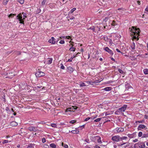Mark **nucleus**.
<instances>
[{
	"mask_svg": "<svg viewBox=\"0 0 148 148\" xmlns=\"http://www.w3.org/2000/svg\"><path fill=\"white\" fill-rule=\"evenodd\" d=\"M10 125L12 126H15L18 125V123L15 121H13L11 122Z\"/></svg>",
	"mask_w": 148,
	"mask_h": 148,
	"instance_id": "obj_18",
	"label": "nucleus"
},
{
	"mask_svg": "<svg viewBox=\"0 0 148 148\" xmlns=\"http://www.w3.org/2000/svg\"><path fill=\"white\" fill-rule=\"evenodd\" d=\"M143 71L145 74H148V69H144L143 70Z\"/></svg>",
	"mask_w": 148,
	"mask_h": 148,
	"instance_id": "obj_26",
	"label": "nucleus"
},
{
	"mask_svg": "<svg viewBox=\"0 0 148 148\" xmlns=\"http://www.w3.org/2000/svg\"><path fill=\"white\" fill-rule=\"evenodd\" d=\"M55 40V39L53 37H52L51 39L48 40V42L52 44H54L56 42Z\"/></svg>",
	"mask_w": 148,
	"mask_h": 148,
	"instance_id": "obj_14",
	"label": "nucleus"
},
{
	"mask_svg": "<svg viewBox=\"0 0 148 148\" xmlns=\"http://www.w3.org/2000/svg\"><path fill=\"white\" fill-rule=\"evenodd\" d=\"M115 130H116V132L118 133L123 132L124 130V128L122 127L116 128L115 129Z\"/></svg>",
	"mask_w": 148,
	"mask_h": 148,
	"instance_id": "obj_11",
	"label": "nucleus"
},
{
	"mask_svg": "<svg viewBox=\"0 0 148 148\" xmlns=\"http://www.w3.org/2000/svg\"><path fill=\"white\" fill-rule=\"evenodd\" d=\"M42 1L41 2V5L42 6H44L45 5L46 2L47 1V0H42Z\"/></svg>",
	"mask_w": 148,
	"mask_h": 148,
	"instance_id": "obj_24",
	"label": "nucleus"
},
{
	"mask_svg": "<svg viewBox=\"0 0 148 148\" xmlns=\"http://www.w3.org/2000/svg\"><path fill=\"white\" fill-rule=\"evenodd\" d=\"M138 141V139H135V140H133V142H134L135 143V142Z\"/></svg>",
	"mask_w": 148,
	"mask_h": 148,
	"instance_id": "obj_55",
	"label": "nucleus"
},
{
	"mask_svg": "<svg viewBox=\"0 0 148 148\" xmlns=\"http://www.w3.org/2000/svg\"><path fill=\"white\" fill-rule=\"evenodd\" d=\"M35 75L36 77H40L44 76L45 75V74L44 72L40 71L39 69L38 71L36 73Z\"/></svg>",
	"mask_w": 148,
	"mask_h": 148,
	"instance_id": "obj_6",
	"label": "nucleus"
},
{
	"mask_svg": "<svg viewBox=\"0 0 148 148\" xmlns=\"http://www.w3.org/2000/svg\"><path fill=\"white\" fill-rule=\"evenodd\" d=\"M71 132L74 134H77V131L75 130H73L71 131Z\"/></svg>",
	"mask_w": 148,
	"mask_h": 148,
	"instance_id": "obj_50",
	"label": "nucleus"
},
{
	"mask_svg": "<svg viewBox=\"0 0 148 148\" xmlns=\"http://www.w3.org/2000/svg\"><path fill=\"white\" fill-rule=\"evenodd\" d=\"M137 129L138 130H141V129H144L146 131H147V132H148V129L146 126L144 125L140 124L138 125Z\"/></svg>",
	"mask_w": 148,
	"mask_h": 148,
	"instance_id": "obj_5",
	"label": "nucleus"
},
{
	"mask_svg": "<svg viewBox=\"0 0 148 148\" xmlns=\"http://www.w3.org/2000/svg\"><path fill=\"white\" fill-rule=\"evenodd\" d=\"M108 18L107 17H106L104 18V21H105L106 22L107 21Z\"/></svg>",
	"mask_w": 148,
	"mask_h": 148,
	"instance_id": "obj_60",
	"label": "nucleus"
},
{
	"mask_svg": "<svg viewBox=\"0 0 148 148\" xmlns=\"http://www.w3.org/2000/svg\"><path fill=\"white\" fill-rule=\"evenodd\" d=\"M44 147H45L46 148H47L49 147V146L47 145H44Z\"/></svg>",
	"mask_w": 148,
	"mask_h": 148,
	"instance_id": "obj_53",
	"label": "nucleus"
},
{
	"mask_svg": "<svg viewBox=\"0 0 148 148\" xmlns=\"http://www.w3.org/2000/svg\"><path fill=\"white\" fill-rule=\"evenodd\" d=\"M35 145L34 144L30 143L27 146V148H34Z\"/></svg>",
	"mask_w": 148,
	"mask_h": 148,
	"instance_id": "obj_19",
	"label": "nucleus"
},
{
	"mask_svg": "<svg viewBox=\"0 0 148 148\" xmlns=\"http://www.w3.org/2000/svg\"><path fill=\"white\" fill-rule=\"evenodd\" d=\"M118 71L121 74H123V71L122 70L120 69H118Z\"/></svg>",
	"mask_w": 148,
	"mask_h": 148,
	"instance_id": "obj_44",
	"label": "nucleus"
},
{
	"mask_svg": "<svg viewBox=\"0 0 148 148\" xmlns=\"http://www.w3.org/2000/svg\"><path fill=\"white\" fill-rule=\"evenodd\" d=\"M64 41L63 40H61L59 42L60 43L62 44H64Z\"/></svg>",
	"mask_w": 148,
	"mask_h": 148,
	"instance_id": "obj_42",
	"label": "nucleus"
},
{
	"mask_svg": "<svg viewBox=\"0 0 148 148\" xmlns=\"http://www.w3.org/2000/svg\"><path fill=\"white\" fill-rule=\"evenodd\" d=\"M116 50L117 51V52L121 53V52L118 49H116Z\"/></svg>",
	"mask_w": 148,
	"mask_h": 148,
	"instance_id": "obj_58",
	"label": "nucleus"
},
{
	"mask_svg": "<svg viewBox=\"0 0 148 148\" xmlns=\"http://www.w3.org/2000/svg\"><path fill=\"white\" fill-rule=\"evenodd\" d=\"M5 110L7 111H10V109L8 107H6Z\"/></svg>",
	"mask_w": 148,
	"mask_h": 148,
	"instance_id": "obj_52",
	"label": "nucleus"
},
{
	"mask_svg": "<svg viewBox=\"0 0 148 148\" xmlns=\"http://www.w3.org/2000/svg\"><path fill=\"white\" fill-rule=\"evenodd\" d=\"M74 18H75L73 16L71 18H70V19L73 20V19H74Z\"/></svg>",
	"mask_w": 148,
	"mask_h": 148,
	"instance_id": "obj_63",
	"label": "nucleus"
},
{
	"mask_svg": "<svg viewBox=\"0 0 148 148\" xmlns=\"http://www.w3.org/2000/svg\"><path fill=\"white\" fill-rule=\"evenodd\" d=\"M76 10V8H73L69 12V13H73Z\"/></svg>",
	"mask_w": 148,
	"mask_h": 148,
	"instance_id": "obj_30",
	"label": "nucleus"
},
{
	"mask_svg": "<svg viewBox=\"0 0 148 148\" xmlns=\"http://www.w3.org/2000/svg\"><path fill=\"white\" fill-rule=\"evenodd\" d=\"M79 85L80 86H86V85L84 83L80 84Z\"/></svg>",
	"mask_w": 148,
	"mask_h": 148,
	"instance_id": "obj_45",
	"label": "nucleus"
},
{
	"mask_svg": "<svg viewBox=\"0 0 148 148\" xmlns=\"http://www.w3.org/2000/svg\"><path fill=\"white\" fill-rule=\"evenodd\" d=\"M143 136V133L142 132H140L138 133V136L140 137Z\"/></svg>",
	"mask_w": 148,
	"mask_h": 148,
	"instance_id": "obj_37",
	"label": "nucleus"
},
{
	"mask_svg": "<svg viewBox=\"0 0 148 148\" xmlns=\"http://www.w3.org/2000/svg\"><path fill=\"white\" fill-rule=\"evenodd\" d=\"M112 89V88L110 87H107L104 88L103 90L106 91H109L111 90Z\"/></svg>",
	"mask_w": 148,
	"mask_h": 148,
	"instance_id": "obj_20",
	"label": "nucleus"
},
{
	"mask_svg": "<svg viewBox=\"0 0 148 148\" xmlns=\"http://www.w3.org/2000/svg\"><path fill=\"white\" fill-rule=\"evenodd\" d=\"M10 141H9L8 140H3V144H4L5 143H7L8 142H10Z\"/></svg>",
	"mask_w": 148,
	"mask_h": 148,
	"instance_id": "obj_41",
	"label": "nucleus"
},
{
	"mask_svg": "<svg viewBox=\"0 0 148 148\" xmlns=\"http://www.w3.org/2000/svg\"><path fill=\"white\" fill-rule=\"evenodd\" d=\"M104 50L106 51L108 53L110 54L111 55H112L113 54V51L108 47H105L104 48Z\"/></svg>",
	"mask_w": 148,
	"mask_h": 148,
	"instance_id": "obj_8",
	"label": "nucleus"
},
{
	"mask_svg": "<svg viewBox=\"0 0 148 148\" xmlns=\"http://www.w3.org/2000/svg\"><path fill=\"white\" fill-rule=\"evenodd\" d=\"M145 10L146 11L148 12V7H146L145 9Z\"/></svg>",
	"mask_w": 148,
	"mask_h": 148,
	"instance_id": "obj_61",
	"label": "nucleus"
},
{
	"mask_svg": "<svg viewBox=\"0 0 148 148\" xmlns=\"http://www.w3.org/2000/svg\"><path fill=\"white\" fill-rule=\"evenodd\" d=\"M70 36H61L60 37V38L61 39L62 38H65V39H69L70 38Z\"/></svg>",
	"mask_w": 148,
	"mask_h": 148,
	"instance_id": "obj_23",
	"label": "nucleus"
},
{
	"mask_svg": "<svg viewBox=\"0 0 148 148\" xmlns=\"http://www.w3.org/2000/svg\"><path fill=\"white\" fill-rule=\"evenodd\" d=\"M17 19L19 20L20 23L24 24V21L23 20L27 18V14L23 12L22 14L20 13L17 16Z\"/></svg>",
	"mask_w": 148,
	"mask_h": 148,
	"instance_id": "obj_2",
	"label": "nucleus"
},
{
	"mask_svg": "<svg viewBox=\"0 0 148 148\" xmlns=\"http://www.w3.org/2000/svg\"><path fill=\"white\" fill-rule=\"evenodd\" d=\"M131 47L132 49L134 50L135 49V44L134 42H133L131 45Z\"/></svg>",
	"mask_w": 148,
	"mask_h": 148,
	"instance_id": "obj_21",
	"label": "nucleus"
},
{
	"mask_svg": "<svg viewBox=\"0 0 148 148\" xmlns=\"http://www.w3.org/2000/svg\"><path fill=\"white\" fill-rule=\"evenodd\" d=\"M132 33V35H133V38L134 39H137V40L139 39L138 38V36L139 35V29L138 28H136L134 27H132L130 30Z\"/></svg>",
	"mask_w": 148,
	"mask_h": 148,
	"instance_id": "obj_1",
	"label": "nucleus"
},
{
	"mask_svg": "<svg viewBox=\"0 0 148 148\" xmlns=\"http://www.w3.org/2000/svg\"><path fill=\"white\" fill-rule=\"evenodd\" d=\"M134 148H139L138 144V143L135 144L134 145Z\"/></svg>",
	"mask_w": 148,
	"mask_h": 148,
	"instance_id": "obj_32",
	"label": "nucleus"
},
{
	"mask_svg": "<svg viewBox=\"0 0 148 148\" xmlns=\"http://www.w3.org/2000/svg\"><path fill=\"white\" fill-rule=\"evenodd\" d=\"M100 82V81L99 80H96V81L94 82L92 81H87L86 82L88 84L93 85V84H95L97 83H99Z\"/></svg>",
	"mask_w": 148,
	"mask_h": 148,
	"instance_id": "obj_10",
	"label": "nucleus"
},
{
	"mask_svg": "<svg viewBox=\"0 0 148 148\" xmlns=\"http://www.w3.org/2000/svg\"><path fill=\"white\" fill-rule=\"evenodd\" d=\"M76 122V120H73L70 121V123L72 124H73Z\"/></svg>",
	"mask_w": 148,
	"mask_h": 148,
	"instance_id": "obj_40",
	"label": "nucleus"
},
{
	"mask_svg": "<svg viewBox=\"0 0 148 148\" xmlns=\"http://www.w3.org/2000/svg\"><path fill=\"white\" fill-rule=\"evenodd\" d=\"M18 1L21 4H23L24 2V0H18Z\"/></svg>",
	"mask_w": 148,
	"mask_h": 148,
	"instance_id": "obj_35",
	"label": "nucleus"
},
{
	"mask_svg": "<svg viewBox=\"0 0 148 148\" xmlns=\"http://www.w3.org/2000/svg\"><path fill=\"white\" fill-rule=\"evenodd\" d=\"M104 114L105 116H106L108 115V114L107 113V112H105L104 113Z\"/></svg>",
	"mask_w": 148,
	"mask_h": 148,
	"instance_id": "obj_62",
	"label": "nucleus"
},
{
	"mask_svg": "<svg viewBox=\"0 0 148 148\" xmlns=\"http://www.w3.org/2000/svg\"><path fill=\"white\" fill-rule=\"evenodd\" d=\"M148 137V134H143L142 138H146Z\"/></svg>",
	"mask_w": 148,
	"mask_h": 148,
	"instance_id": "obj_36",
	"label": "nucleus"
},
{
	"mask_svg": "<svg viewBox=\"0 0 148 148\" xmlns=\"http://www.w3.org/2000/svg\"><path fill=\"white\" fill-rule=\"evenodd\" d=\"M90 29H91L93 31H95V27L93 26H92V27H90L89 28Z\"/></svg>",
	"mask_w": 148,
	"mask_h": 148,
	"instance_id": "obj_47",
	"label": "nucleus"
},
{
	"mask_svg": "<svg viewBox=\"0 0 148 148\" xmlns=\"http://www.w3.org/2000/svg\"><path fill=\"white\" fill-rule=\"evenodd\" d=\"M9 0H4L3 1V4L4 5H6Z\"/></svg>",
	"mask_w": 148,
	"mask_h": 148,
	"instance_id": "obj_31",
	"label": "nucleus"
},
{
	"mask_svg": "<svg viewBox=\"0 0 148 148\" xmlns=\"http://www.w3.org/2000/svg\"><path fill=\"white\" fill-rule=\"evenodd\" d=\"M75 106H72V108H68L66 110V112H71V110H73L72 108H73L74 109L76 110L77 108H75Z\"/></svg>",
	"mask_w": 148,
	"mask_h": 148,
	"instance_id": "obj_17",
	"label": "nucleus"
},
{
	"mask_svg": "<svg viewBox=\"0 0 148 148\" xmlns=\"http://www.w3.org/2000/svg\"><path fill=\"white\" fill-rule=\"evenodd\" d=\"M50 146L52 148H56V145L54 143H51L50 144Z\"/></svg>",
	"mask_w": 148,
	"mask_h": 148,
	"instance_id": "obj_27",
	"label": "nucleus"
},
{
	"mask_svg": "<svg viewBox=\"0 0 148 148\" xmlns=\"http://www.w3.org/2000/svg\"><path fill=\"white\" fill-rule=\"evenodd\" d=\"M95 148H101L99 146L97 145H96V146L95 147Z\"/></svg>",
	"mask_w": 148,
	"mask_h": 148,
	"instance_id": "obj_57",
	"label": "nucleus"
},
{
	"mask_svg": "<svg viewBox=\"0 0 148 148\" xmlns=\"http://www.w3.org/2000/svg\"><path fill=\"white\" fill-rule=\"evenodd\" d=\"M38 127L30 126L28 128V130L30 131L37 132L38 130Z\"/></svg>",
	"mask_w": 148,
	"mask_h": 148,
	"instance_id": "obj_7",
	"label": "nucleus"
},
{
	"mask_svg": "<svg viewBox=\"0 0 148 148\" xmlns=\"http://www.w3.org/2000/svg\"><path fill=\"white\" fill-rule=\"evenodd\" d=\"M127 136H128L130 138H132L134 137V135L133 134H128L127 135Z\"/></svg>",
	"mask_w": 148,
	"mask_h": 148,
	"instance_id": "obj_28",
	"label": "nucleus"
},
{
	"mask_svg": "<svg viewBox=\"0 0 148 148\" xmlns=\"http://www.w3.org/2000/svg\"><path fill=\"white\" fill-rule=\"evenodd\" d=\"M80 53L79 52H78L77 54H76L75 56H72L69 59L67 62H72V60L73 58H75L76 57H77L78 55Z\"/></svg>",
	"mask_w": 148,
	"mask_h": 148,
	"instance_id": "obj_16",
	"label": "nucleus"
},
{
	"mask_svg": "<svg viewBox=\"0 0 148 148\" xmlns=\"http://www.w3.org/2000/svg\"><path fill=\"white\" fill-rule=\"evenodd\" d=\"M96 138L97 139V140L98 143H102V142L101 140V138L99 136H97Z\"/></svg>",
	"mask_w": 148,
	"mask_h": 148,
	"instance_id": "obj_22",
	"label": "nucleus"
},
{
	"mask_svg": "<svg viewBox=\"0 0 148 148\" xmlns=\"http://www.w3.org/2000/svg\"><path fill=\"white\" fill-rule=\"evenodd\" d=\"M73 71V69L71 66H69L67 68V71L70 73H72Z\"/></svg>",
	"mask_w": 148,
	"mask_h": 148,
	"instance_id": "obj_15",
	"label": "nucleus"
},
{
	"mask_svg": "<svg viewBox=\"0 0 148 148\" xmlns=\"http://www.w3.org/2000/svg\"><path fill=\"white\" fill-rule=\"evenodd\" d=\"M60 65H61L60 66V68L62 69H64V67L63 66L62 64H61Z\"/></svg>",
	"mask_w": 148,
	"mask_h": 148,
	"instance_id": "obj_48",
	"label": "nucleus"
},
{
	"mask_svg": "<svg viewBox=\"0 0 148 148\" xmlns=\"http://www.w3.org/2000/svg\"><path fill=\"white\" fill-rule=\"evenodd\" d=\"M120 141H122L124 140H126L127 138V137L126 136H122L121 137L120 136Z\"/></svg>",
	"mask_w": 148,
	"mask_h": 148,
	"instance_id": "obj_25",
	"label": "nucleus"
},
{
	"mask_svg": "<svg viewBox=\"0 0 148 148\" xmlns=\"http://www.w3.org/2000/svg\"><path fill=\"white\" fill-rule=\"evenodd\" d=\"M116 24L115 22L114 21H113L112 23V26H115Z\"/></svg>",
	"mask_w": 148,
	"mask_h": 148,
	"instance_id": "obj_46",
	"label": "nucleus"
},
{
	"mask_svg": "<svg viewBox=\"0 0 148 148\" xmlns=\"http://www.w3.org/2000/svg\"><path fill=\"white\" fill-rule=\"evenodd\" d=\"M120 136L119 135H115L112 136L111 140L114 142H117L120 141Z\"/></svg>",
	"mask_w": 148,
	"mask_h": 148,
	"instance_id": "obj_4",
	"label": "nucleus"
},
{
	"mask_svg": "<svg viewBox=\"0 0 148 148\" xmlns=\"http://www.w3.org/2000/svg\"><path fill=\"white\" fill-rule=\"evenodd\" d=\"M137 3L138 4L140 5V1H138L137 2Z\"/></svg>",
	"mask_w": 148,
	"mask_h": 148,
	"instance_id": "obj_64",
	"label": "nucleus"
},
{
	"mask_svg": "<svg viewBox=\"0 0 148 148\" xmlns=\"http://www.w3.org/2000/svg\"><path fill=\"white\" fill-rule=\"evenodd\" d=\"M92 119V117H88L86 118L85 120L84 121H88V120H89L90 119Z\"/></svg>",
	"mask_w": 148,
	"mask_h": 148,
	"instance_id": "obj_43",
	"label": "nucleus"
},
{
	"mask_svg": "<svg viewBox=\"0 0 148 148\" xmlns=\"http://www.w3.org/2000/svg\"><path fill=\"white\" fill-rule=\"evenodd\" d=\"M101 118H97L96 119H95V120H94V121L95 122H99V121L101 119Z\"/></svg>",
	"mask_w": 148,
	"mask_h": 148,
	"instance_id": "obj_38",
	"label": "nucleus"
},
{
	"mask_svg": "<svg viewBox=\"0 0 148 148\" xmlns=\"http://www.w3.org/2000/svg\"><path fill=\"white\" fill-rule=\"evenodd\" d=\"M52 59L51 58H49L47 59V60L45 61L46 62V64H50L52 63Z\"/></svg>",
	"mask_w": 148,
	"mask_h": 148,
	"instance_id": "obj_12",
	"label": "nucleus"
},
{
	"mask_svg": "<svg viewBox=\"0 0 148 148\" xmlns=\"http://www.w3.org/2000/svg\"><path fill=\"white\" fill-rule=\"evenodd\" d=\"M46 142V139L45 138H43L42 139V142L43 143H44Z\"/></svg>",
	"mask_w": 148,
	"mask_h": 148,
	"instance_id": "obj_51",
	"label": "nucleus"
},
{
	"mask_svg": "<svg viewBox=\"0 0 148 148\" xmlns=\"http://www.w3.org/2000/svg\"><path fill=\"white\" fill-rule=\"evenodd\" d=\"M75 47H73V46L71 47V48L69 49V50L71 51H75Z\"/></svg>",
	"mask_w": 148,
	"mask_h": 148,
	"instance_id": "obj_29",
	"label": "nucleus"
},
{
	"mask_svg": "<svg viewBox=\"0 0 148 148\" xmlns=\"http://www.w3.org/2000/svg\"><path fill=\"white\" fill-rule=\"evenodd\" d=\"M138 144L139 148H144L145 147V142L144 143H138Z\"/></svg>",
	"mask_w": 148,
	"mask_h": 148,
	"instance_id": "obj_9",
	"label": "nucleus"
},
{
	"mask_svg": "<svg viewBox=\"0 0 148 148\" xmlns=\"http://www.w3.org/2000/svg\"><path fill=\"white\" fill-rule=\"evenodd\" d=\"M15 15L16 14H11L9 15V17L12 18V17H14V16H15Z\"/></svg>",
	"mask_w": 148,
	"mask_h": 148,
	"instance_id": "obj_33",
	"label": "nucleus"
},
{
	"mask_svg": "<svg viewBox=\"0 0 148 148\" xmlns=\"http://www.w3.org/2000/svg\"><path fill=\"white\" fill-rule=\"evenodd\" d=\"M62 146L63 147H64L65 148H67L68 147V145H67L64 144L63 143H62Z\"/></svg>",
	"mask_w": 148,
	"mask_h": 148,
	"instance_id": "obj_34",
	"label": "nucleus"
},
{
	"mask_svg": "<svg viewBox=\"0 0 148 148\" xmlns=\"http://www.w3.org/2000/svg\"><path fill=\"white\" fill-rule=\"evenodd\" d=\"M127 108V105H124L122 107L119 108L117 109L115 112V114L117 115H119L121 113L123 114L122 112H125Z\"/></svg>",
	"mask_w": 148,
	"mask_h": 148,
	"instance_id": "obj_3",
	"label": "nucleus"
},
{
	"mask_svg": "<svg viewBox=\"0 0 148 148\" xmlns=\"http://www.w3.org/2000/svg\"><path fill=\"white\" fill-rule=\"evenodd\" d=\"M19 85L21 86L20 87L22 88L23 89H25L27 87V84L25 83L21 84Z\"/></svg>",
	"mask_w": 148,
	"mask_h": 148,
	"instance_id": "obj_13",
	"label": "nucleus"
},
{
	"mask_svg": "<svg viewBox=\"0 0 148 148\" xmlns=\"http://www.w3.org/2000/svg\"><path fill=\"white\" fill-rule=\"evenodd\" d=\"M127 143H122L121 144V146H123V145H124L125 144H127Z\"/></svg>",
	"mask_w": 148,
	"mask_h": 148,
	"instance_id": "obj_56",
	"label": "nucleus"
},
{
	"mask_svg": "<svg viewBox=\"0 0 148 148\" xmlns=\"http://www.w3.org/2000/svg\"><path fill=\"white\" fill-rule=\"evenodd\" d=\"M144 122V120H143L142 121H137V122H136V123H137V122H138L139 123H142Z\"/></svg>",
	"mask_w": 148,
	"mask_h": 148,
	"instance_id": "obj_49",
	"label": "nucleus"
},
{
	"mask_svg": "<svg viewBox=\"0 0 148 148\" xmlns=\"http://www.w3.org/2000/svg\"><path fill=\"white\" fill-rule=\"evenodd\" d=\"M144 117L145 119H148V116L147 115H145Z\"/></svg>",
	"mask_w": 148,
	"mask_h": 148,
	"instance_id": "obj_54",
	"label": "nucleus"
},
{
	"mask_svg": "<svg viewBox=\"0 0 148 148\" xmlns=\"http://www.w3.org/2000/svg\"><path fill=\"white\" fill-rule=\"evenodd\" d=\"M126 144V145H125V146H124V147H128L129 146V144H128V143H127Z\"/></svg>",
	"mask_w": 148,
	"mask_h": 148,
	"instance_id": "obj_59",
	"label": "nucleus"
},
{
	"mask_svg": "<svg viewBox=\"0 0 148 148\" xmlns=\"http://www.w3.org/2000/svg\"><path fill=\"white\" fill-rule=\"evenodd\" d=\"M51 126H52V127H53L56 128V127H57L56 124L55 123L51 124Z\"/></svg>",
	"mask_w": 148,
	"mask_h": 148,
	"instance_id": "obj_39",
	"label": "nucleus"
}]
</instances>
